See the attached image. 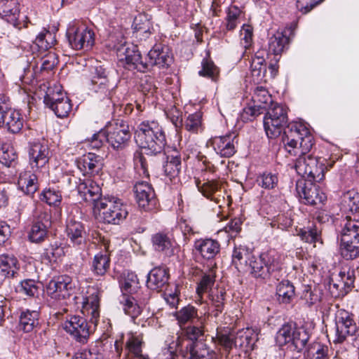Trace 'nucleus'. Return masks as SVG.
I'll use <instances>...</instances> for the list:
<instances>
[{
	"label": "nucleus",
	"instance_id": "1",
	"mask_svg": "<svg viewBox=\"0 0 359 359\" xmlns=\"http://www.w3.org/2000/svg\"><path fill=\"white\" fill-rule=\"evenodd\" d=\"M81 312L90 317L89 321L83 316H69L64 323V330L76 341L86 344L91 333V325H97L100 317L99 301L97 298H88L83 302Z\"/></svg>",
	"mask_w": 359,
	"mask_h": 359
},
{
	"label": "nucleus",
	"instance_id": "2",
	"mask_svg": "<svg viewBox=\"0 0 359 359\" xmlns=\"http://www.w3.org/2000/svg\"><path fill=\"white\" fill-rule=\"evenodd\" d=\"M282 142L291 156L309 153L314 144V138L309 129L302 123L287 124L283 130Z\"/></svg>",
	"mask_w": 359,
	"mask_h": 359
},
{
	"label": "nucleus",
	"instance_id": "3",
	"mask_svg": "<svg viewBox=\"0 0 359 359\" xmlns=\"http://www.w3.org/2000/svg\"><path fill=\"white\" fill-rule=\"evenodd\" d=\"M134 138L140 147L154 155L161 153L166 144L163 128L156 121H144L138 124Z\"/></svg>",
	"mask_w": 359,
	"mask_h": 359
},
{
	"label": "nucleus",
	"instance_id": "4",
	"mask_svg": "<svg viewBox=\"0 0 359 359\" xmlns=\"http://www.w3.org/2000/svg\"><path fill=\"white\" fill-rule=\"evenodd\" d=\"M309 332L302 327L294 323L284 324L277 332L276 341L278 346L288 344L290 350L301 353L309 339Z\"/></svg>",
	"mask_w": 359,
	"mask_h": 359
},
{
	"label": "nucleus",
	"instance_id": "5",
	"mask_svg": "<svg viewBox=\"0 0 359 359\" xmlns=\"http://www.w3.org/2000/svg\"><path fill=\"white\" fill-rule=\"evenodd\" d=\"M299 154L294 169L305 181L320 182L324 179L326 166L325 159L313 156L311 154Z\"/></svg>",
	"mask_w": 359,
	"mask_h": 359
},
{
	"label": "nucleus",
	"instance_id": "6",
	"mask_svg": "<svg viewBox=\"0 0 359 359\" xmlns=\"http://www.w3.org/2000/svg\"><path fill=\"white\" fill-rule=\"evenodd\" d=\"M97 205L98 210H104L102 218L108 224H119L128 215V206L114 196L104 197Z\"/></svg>",
	"mask_w": 359,
	"mask_h": 359
},
{
	"label": "nucleus",
	"instance_id": "7",
	"mask_svg": "<svg viewBox=\"0 0 359 359\" xmlns=\"http://www.w3.org/2000/svg\"><path fill=\"white\" fill-rule=\"evenodd\" d=\"M69 46L74 50H89L95 43L94 32L76 22L69 24L66 32Z\"/></svg>",
	"mask_w": 359,
	"mask_h": 359
},
{
	"label": "nucleus",
	"instance_id": "8",
	"mask_svg": "<svg viewBox=\"0 0 359 359\" xmlns=\"http://www.w3.org/2000/svg\"><path fill=\"white\" fill-rule=\"evenodd\" d=\"M287 123L286 109L278 104H272L264 118V126L269 138L279 136Z\"/></svg>",
	"mask_w": 359,
	"mask_h": 359
},
{
	"label": "nucleus",
	"instance_id": "9",
	"mask_svg": "<svg viewBox=\"0 0 359 359\" xmlns=\"http://www.w3.org/2000/svg\"><path fill=\"white\" fill-rule=\"evenodd\" d=\"M280 269L279 262L271 253H262L259 257L252 256L248 264L249 272L255 278L265 279L271 273Z\"/></svg>",
	"mask_w": 359,
	"mask_h": 359
},
{
	"label": "nucleus",
	"instance_id": "10",
	"mask_svg": "<svg viewBox=\"0 0 359 359\" xmlns=\"http://www.w3.org/2000/svg\"><path fill=\"white\" fill-rule=\"evenodd\" d=\"M131 133L123 120H116L107 128V141L115 150L124 149L129 144Z\"/></svg>",
	"mask_w": 359,
	"mask_h": 359
},
{
	"label": "nucleus",
	"instance_id": "11",
	"mask_svg": "<svg viewBox=\"0 0 359 359\" xmlns=\"http://www.w3.org/2000/svg\"><path fill=\"white\" fill-rule=\"evenodd\" d=\"M172 62V55L169 48L156 43L147 53L144 65H140V69L142 72H144L154 66L158 68L168 67Z\"/></svg>",
	"mask_w": 359,
	"mask_h": 359
},
{
	"label": "nucleus",
	"instance_id": "12",
	"mask_svg": "<svg viewBox=\"0 0 359 359\" xmlns=\"http://www.w3.org/2000/svg\"><path fill=\"white\" fill-rule=\"evenodd\" d=\"M74 285L72 279L67 275L53 277L46 285V292L53 299H65L72 294Z\"/></svg>",
	"mask_w": 359,
	"mask_h": 359
},
{
	"label": "nucleus",
	"instance_id": "13",
	"mask_svg": "<svg viewBox=\"0 0 359 359\" xmlns=\"http://www.w3.org/2000/svg\"><path fill=\"white\" fill-rule=\"evenodd\" d=\"M353 314L345 309H339L336 313V339L334 342L342 343L347 337L353 336L357 332L358 327L354 321Z\"/></svg>",
	"mask_w": 359,
	"mask_h": 359
},
{
	"label": "nucleus",
	"instance_id": "14",
	"mask_svg": "<svg viewBox=\"0 0 359 359\" xmlns=\"http://www.w3.org/2000/svg\"><path fill=\"white\" fill-rule=\"evenodd\" d=\"M314 181L299 180L296 189L303 203L311 205L322 204L326 199V195L313 184Z\"/></svg>",
	"mask_w": 359,
	"mask_h": 359
},
{
	"label": "nucleus",
	"instance_id": "15",
	"mask_svg": "<svg viewBox=\"0 0 359 359\" xmlns=\"http://www.w3.org/2000/svg\"><path fill=\"white\" fill-rule=\"evenodd\" d=\"M51 226L50 215L41 210H36L34 215L33 224L29 233V238L33 243L43 241Z\"/></svg>",
	"mask_w": 359,
	"mask_h": 359
},
{
	"label": "nucleus",
	"instance_id": "16",
	"mask_svg": "<svg viewBox=\"0 0 359 359\" xmlns=\"http://www.w3.org/2000/svg\"><path fill=\"white\" fill-rule=\"evenodd\" d=\"M136 202L144 211L153 210L156 205V198L151 185L147 182H137L133 188Z\"/></svg>",
	"mask_w": 359,
	"mask_h": 359
},
{
	"label": "nucleus",
	"instance_id": "17",
	"mask_svg": "<svg viewBox=\"0 0 359 359\" xmlns=\"http://www.w3.org/2000/svg\"><path fill=\"white\" fill-rule=\"evenodd\" d=\"M117 55L119 60L125 62L126 67L128 69H137L141 72L140 65H144L141 54L137 47L133 44H123L117 48Z\"/></svg>",
	"mask_w": 359,
	"mask_h": 359
},
{
	"label": "nucleus",
	"instance_id": "18",
	"mask_svg": "<svg viewBox=\"0 0 359 359\" xmlns=\"http://www.w3.org/2000/svg\"><path fill=\"white\" fill-rule=\"evenodd\" d=\"M184 333L187 339V341H184L182 345L183 349H189L195 347L198 344H205L208 334H205L204 327V320L200 319L199 323L189 325L184 330ZM179 350L181 348V344H177Z\"/></svg>",
	"mask_w": 359,
	"mask_h": 359
},
{
	"label": "nucleus",
	"instance_id": "19",
	"mask_svg": "<svg viewBox=\"0 0 359 359\" xmlns=\"http://www.w3.org/2000/svg\"><path fill=\"white\" fill-rule=\"evenodd\" d=\"M77 189L80 196L86 201L92 203L94 208L97 209V204L103 199L101 198L102 190L99 184L90 179L83 181L80 180V182L77 185Z\"/></svg>",
	"mask_w": 359,
	"mask_h": 359
},
{
	"label": "nucleus",
	"instance_id": "20",
	"mask_svg": "<svg viewBox=\"0 0 359 359\" xmlns=\"http://www.w3.org/2000/svg\"><path fill=\"white\" fill-rule=\"evenodd\" d=\"M29 164L34 169L44 168L49 161V149L46 144L39 142L31 144L29 149Z\"/></svg>",
	"mask_w": 359,
	"mask_h": 359
},
{
	"label": "nucleus",
	"instance_id": "21",
	"mask_svg": "<svg viewBox=\"0 0 359 359\" xmlns=\"http://www.w3.org/2000/svg\"><path fill=\"white\" fill-rule=\"evenodd\" d=\"M17 0H1L0 16L15 27L21 29V20H20V8Z\"/></svg>",
	"mask_w": 359,
	"mask_h": 359
},
{
	"label": "nucleus",
	"instance_id": "22",
	"mask_svg": "<svg viewBox=\"0 0 359 359\" xmlns=\"http://www.w3.org/2000/svg\"><path fill=\"white\" fill-rule=\"evenodd\" d=\"M66 231L68 239L74 247L82 249L86 246L87 233L81 222L71 219L67 224Z\"/></svg>",
	"mask_w": 359,
	"mask_h": 359
},
{
	"label": "nucleus",
	"instance_id": "23",
	"mask_svg": "<svg viewBox=\"0 0 359 359\" xmlns=\"http://www.w3.org/2000/svg\"><path fill=\"white\" fill-rule=\"evenodd\" d=\"M235 135L229 134L211 139V144L215 152L222 157L229 158L236 153Z\"/></svg>",
	"mask_w": 359,
	"mask_h": 359
},
{
	"label": "nucleus",
	"instance_id": "24",
	"mask_svg": "<svg viewBox=\"0 0 359 359\" xmlns=\"http://www.w3.org/2000/svg\"><path fill=\"white\" fill-rule=\"evenodd\" d=\"M77 165L84 175H95L102 169L103 163L100 156L88 153L79 158Z\"/></svg>",
	"mask_w": 359,
	"mask_h": 359
},
{
	"label": "nucleus",
	"instance_id": "25",
	"mask_svg": "<svg viewBox=\"0 0 359 359\" xmlns=\"http://www.w3.org/2000/svg\"><path fill=\"white\" fill-rule=\"evenodd\" d=\"M180 352L184 359H218L217 353L206 343H200L189 349H183L181 345Z\"/></svg>",
	"mask_w": 359,
	"mask_h": 359
},
{
	"label": "nucleus",
	"instance_id": "26",
	"mask_svg": "<svg viewBox=\"0 0 359 359\" xmlns=\"http://www.w3.org/2000/svg\"><path fill=\"white\" fill-rule=\"evenodd\" d=\"M290 39L286 32L277 31L269 39V55H273V60L279 61L280 55L287 48Z\"/></svg>",
	"mask_w": 359,
	"mask_h": 359
},
{
	"label": "nucleus",
	"instance_id": "27",
	"mask_svg": "<svg viewBox=\"0 0 359 359\" xmlns=\"http://www.w3.org/2000/svg\"><path fill=\"white\" fill-rule=\"evenodd\" d=\"M20 264L13 255H0V275L6 278H13L18 276Z\"/></svg>",
	"mask_w": 359,
	"mask_h": 359
},
{
	"label": "nucleus",
	"instance_id": "28",
	"mask_svg": "<svg viewBox=\"0 0 359 359\" xmlns=\"http://www.w3.org/2000/svg\"><path fill=\"white\" fill-rule=\"evenodd\" d=\"M169 273L165 267L157 266L152 269L147 276L148 288L157 290L164 287L168 282Z\"/></svg>",
	"mask_w": 359,
	"mask_h": 359
},
{
	"label": "nucleus",
	"instance_id": "29",
	"mask_svg": "<svg viewBox=\"0 0 359 359\" xmlns=\"http://www.w3.org/2000/svg\"><path fill=\"white\" fill-rule=\"evenodd\" d=\"M194 249L206 259H213L220 250V245L216 240L211 238L199 239L194 243Z\"/></svg>",
	"mask_w": 359,
	"mask_h": 359
},
{
	"label": "nucleus",
	"instance_id": "30",
	"mask_svg": "<svg viewBox=\"0 0 359 359\" xmlns=\"http://www.w3.org/2000/svg\"><path fill=\"white\" fill-rule=\"evenodd\" d=\"M252 252L245 245H235L232 252V264L240 272H245L251 257Z\"/></svg>",
	"mask_w": 359,
	"mask_h": 359
},
{
	"label": "nucleus",
	"instance_id": "31",
	"mask_svg": "<svg viewBox=\"0 0 359 359\" xmlns=\"http://www.w3.org/2000/svg\"><path fill=\"white\" fill-rule=\"evenodd\" d=\"M18 189L25 194L33 196L38 189V177L31 171L22 172L18 180Z\"/></svg>",
	"mask_w": 359,
	"mask_h": 359
},
{
	"label": "nucleus",
	"instance_id": "32",
	"mask_svg": "<svg viewBox=\"0 0 359 359\" xmlns=\"http://www.w3.org/2000/svg\"><path fill=\"white\" fill-rule=\"evenodd\" d=\"M39 312L35 310L22 311L19 316L18 328L24 332H30L39 324Z\"/></svg>",
	"mask_w": 359,
	"mask_h": 359
},
{
	"label": "nucleus",
	"instance_id": "33",
	"mask_svg": "<svg viewBox=\"0 0 359 359\" xmlns=\"http://www.w3.org/2000/svg\"><path fill=\"white\" fill-rule=\"evenodd\" d=\"M342 229L340 233V241L359 242V221L351 219L348 216L344 221Z\"/></svg>",
	"mask_w": 359,
	"mask_h": 359
},
{
	"label": "nucleus",
	"instance_id": "34",
	"mask_svg": "<svg viewBox=\"0 0 359 359\" xmlns=\"http://www.w3.org/2000/svg\"><path fill=\"white\" fill-rule=\"evenodd\" d=\"M23 123L24 120L21 114L18 111L12 109L9 104V108L5 114L4 126L11 133H18L23 127Z\"/></svg>",
	"mask_w": 359,
	"mask_h": 359
},
{
	"label": "nucleus",
	"instance_id": "35",
	"mask_svg": "<svg viewBox=\"0 0 359 359\" xmlns=\"http://www.w3.org/2000/svg\"><path fill=\"white\" fill-rule=\"evenodd\" d=\"M340 208L344 212L359 211V193L353 189L344 193L341 196Z\"/></svg>",
	"mask_w": 359,
	"mask_h": 359
},
{
	"label": "nucleus",
	"instance_id": "36",
	"mask_svg": "<svg viewBox=\"0 0 359 359\" xmlns=\"http://www.w3.org/2000/svg\"><path fill=\"white\" fill-rule=\"evenodd\" d=\"M151 241L155 250L161 252L168 257L174 254L172 243L166 233L158 232L154 234Z\"/></svg>",
	"mask_w": 359,
	"mask_h": 359
},
{
	"label": "nucleus",
	"instance_id": "37",
	"mask_svg": "<svg viewBox=\"0 0 359 359\" xmlns=\"http://www.w3.org/2000/svg\"><path fill=\"white\" fill-rule=\"evenodd\" d=\"M245 339L246 341V344H244V341H242L239 346H245L248 347L250 344V337L248 335H240L239 337H235L233 334H226V333H217V339L219 345H221L226 351L229 352L233 346H236L238 343V339Z\"/></svg>",
	"mask_w": 359,
	"mask_h": 359
},
{
	"label": "nucleus",
	"instance_id": "38",
	"mask_svg": "<svg viewBox=\"0 0 359 359\" xmlns=\"http://www.w3.org/2000/svg\"><path fill=\"white\" fill-rule=\"evenodd\" d=\"M196 185L198 190L208 199L219 203L220 199L215 196V194L219 189V184L216 180H208L206 182L202 183L198 179L196 180Z\"/></svg>",
	"mask_w": 359,
	"mask_h": 359
},
{
	"label": "nucleus",
	"instance_id": "39",
	"mask_svg": "<svg viewBox=\"0 0 359 359\" xmlns=\"http://www.w3.org/2000/svg\"><path fill=\"white\" fill-rule=\"evenodd\" d=\"M119 303L125 313L130 316L133 319L139 316L142 312L137 300L132 294H122L119 298Z\"/></svg>",
	"mask_w": 359,
	"mask_h": 359
},
{
	"label": "nucleus",
	"instance_id": "40",
	"mask_svg": "<svg viewBox=\"0 0 359 359\" xmlns=\"http://www.w3.org/2000/svg\"><path fill=\"white\" fill-rule=\"evenodd\" d=\"M110 266V258L106 252L96 254L91 264V271L94 275L104 276Z\"/></svg>",
	"mask_w": 359,
	"mask_h": 359
},
{
	"label": "nucleus",
	"instance_id": "41",
	"mask_svg": "<svg viewBox=\"0 0 359 359\" xmlns=\"http://www.w3.org/2000/svg\"><path fill=\"white\" fill-rule=\"evenodd\" d=\"M163 165V170L170 180L177 177L182 168L181 156L175 151V154L168 155Z\"/></svg>",
	"mask_w": 359,
	"mask_h": 359
},
{
	"label": "nucleus",
	"instance_id": "42",
	"mask_svg": "<svg viewBox=\"0 0 359 359\" xmlns=\"http://www.w3.org/2000/svg\"><path fill=\"white\" fill-rule=\"evenodd\" d=\"M119 283L122 294H135L140 288L138 278L137 275L133 272L124 273L123 278Z\"/></svg>",
	"mask_w": 359,
	"mask_h": 359
},
{
	"label": "nucleus",
	"instance_id": "43",
	"mask_svg": "<svg viewBox=\"0 0 359 359\" xmlns=\"http://www.w3.org/2000/svg\"><path fill=\"white\" fill-rule=\"evenodd\" d=\"M276 294L280 302L289 304L294 297V287L288 280H283L277 285Z\"/></svg>",
	"mask_w": 359,
	"mask_h": 359
},
{
	"label": "nucleus",
	"instance_id": "44",
	"mask_svg": "<svg viewBox=\"0 0 359 359\" xmlns=\"http://www.w3.org/2000/svg\"><path fill=\"white\" fill-rule=\"evenodd\" d=\"M359 274V264L344 266L339 273V278H341L349 292L354 287L356 276Z\"/></svg>",
	"mask_w": 359,
	"mask_h": 359
},
{
	"label": "nucleus",
	"instance_id": "45",
	"mask_svg": "<svg viewBox=\"0 0 359 359\" xmlns=\"http://www.w3.org/2000/svg\"><path fill=\"white\" fill-rule=\"evenodd\" d=\"M201 69L198 72L201 76L206 77L213 81H217L219 77V69L208 57L203 58L201 62Z\"/></svg>",
	"mask_w": 359,
	"mask_h": 359
},
{
	"label": "nucleus",
	"instance_id": "46",
	"mask_svg": "<svg viewBox=\"0 0 359 359\" xmlns=\"http://www.w3.org/2000/svg\"><path fill=\"white\" fill-rule=\"evenodd\" d=\"M329 347L320 342H313L306 350L307 356L311 359H330Z\"/></svg>",
	"mask_w": 359,
	"mask_h": 359
},
{
	"label": "nucleus",
	"instance_id": "47",
	"mask_svg": "<svg viewBox=\"0 0 359 359\" xmlns=\"http://www.w3.org/2000/svg\"><path fill=\"white\" fill-rule=\"evenodd\" d=\"M175 317L180 325L182 326L189 322H193L196 318H198V309L189 304L177 311Z\"/></svg>",
	"mask_w": 359,
	"mask_h": 359
},
{
	"label": "nucleus",
	"instance_id": "48",
	"mask_svg": "<svg viewBox=\"0 0 359 359\" xmlns=\"http://www.w3.org/2000/svg\"><path fill=\"white\" fill-rule=\"evenodd\" d=\"M215 282V274L212 269L203 273L197 283L196 293L201 298L203 294L212 289Z\"/></svg>",
	"mask_w": 359,
	"mask_h": 359
},
{
	"label": "nucleus",
	"instance_id": "49",
	"mask_svg": "<svg viewBox=\"0 0 359 359\" xmlns=\"http://www.w3.org/2000/svg\"><path fill=\"white\" fill-rule=\"evenodd\" d=\"M340 254L346 260H353L359 257V242L340 241Z\"/></svg>",
	"mask_w": 359,
	"mask_h": 359
},
{
	"label": "nucleus",
	"instance_id": "50",
	"mask_svg": "<svg viewBox=\"0 0 359 359\" xmlns=\"http://www.w3.org/2000/svg\"><path fill=\"white\" fill-rule=\"evenodd\" d=\"M251 71L254 76L262 79L266 77V65L265 60L259 52H257L251 62Z\"/></svg>",
	"mask_w": 359,
	"mask_h": 359
},
{
	"label": "nucleus",
	"instance_id": "51",
	"mask_svg": "<svg viewBox=\"0 0 359 359\" xmlns=\"http://www.w3.org/2000/svg\"><path fill=\"white\" fill-rule=\"evenodd\" d=\"M321 297L322 292L318 287L306 285L304 286L302 291L301 299L305 302L308 306H311L319 302L321 300Z\"/></svg>",
	"mask_w": 359,
	"mask_h": 359
},
{
	"label": "nucleus",
	"instance_id": "52",
	"mask_svg": "<svg viewBox=\"0 0 359 359\" xmlns=\"http://www.w3.org/2000/svg\"><path fill=\"white\" fill-rule=\"evenodd\" d=\"M225 296L224 288H217L209 294L211 305L215 308V316H217L224 310Z\"/></svg>",
	"mask_w": 359,
	"mask_h": 359
},
{
	"label": "nucleus",
	"instance_id": "53",
	"mask_svg": "<svg viewBox=\"0 0 359 359\" xmlns=\"http://www.w3.org/2000/svg\"><path fill=\"white\" fill-rule=\"evenodd\" d=\"M135 31L140 34V35L145 34L147 36L151 33L152 25L151 21L148 19L145 14H139L137 15L133 24Z\"/></svg>",
	"mask_w": 359,
	"mask_h": 359
},
{
	"label": "nucleus",
	"instance_id": "54",
	"mask_svg": "<svg viewBox=\"0 0 359 359\" xmlns=\"http://www.w3.org/2000/svg\"><path fill=\"white\" fill-rule=\"evenodd\" d=\"M297 235L306 243H315L320 240V230L314 225L301 229Z\"/></svg>",
	"mask_w": 359,
	"mask_h": 359
},
{
	"label": "nucleus",
	"instance_id": "55",
	"mask_svg": "<svg viewBox=\"0 0 359 359\" xmlns=\"http://www.w3.org/2000/svg\"><path fill=\"white\" fill-rule=\"evenodd\" d=\"M112 87L109 85L92 87V90L95 93V97L102 102L106 107H109L111 104V97L112 94Z\"/></svg>",
	"mask_w": 359,
	"mask_h": 359
},
{
	"label": "nucleus",
	"instance_id": "56",
	"mask_svg": "<svg viewBox=\"0 0 359 359\" xmlns=\"http://www.w3.org/2000/svg\"><path fill=\"white\" fill-rule=\"evenodd\" d=\"M241 11L236 6L230 7L227 11L226 17V29L227 31L233 30L241 22L240 18Z\"/></svg>",
	"mask_w": 359,
	"mask_h": 359
},
{
	"label": "nucleus",
	"instance_id": "57",
	"mask_svg": "<svg viewBox=\"0 0 359 359\" xmlns=\"http://www.w3.org/2000/svg\"><path fill=\"white\" fill-rule=\"evenodd\" d=\"M329 287L332 296L335 297H344L348 292L344 282L339 278V275L335 278H330Z\"/></svg>",
	"mask_w": 359,
	"mask_h": 359
},
{
	"label": "nucleus",
	"instance_id": "58",
	"mask_svg": "<svg viewBox=\"0 0 359 359\" xmlns=\"http://www.w3.org/2000/svg\"><path fill=\"white\" fill-rule=\"evenodd\" d=\"M142 339L137 336H131L126 343V348L128 351V358L133 357V355L142 353Z\"/></svg>",
	"mask_w": 359,
	"mask_h": 359
},
{
	"label": "nucleus",
	"instance_id": "59",
	"mask_svg": "<svg viewBox=\"0 0 359 359\" xmlns=\"http://www.w3.org/2000/svg\"><path fill=\"white\" fill-rule=\"evenodd\" d=\"M252 101L255 104L266 106V108L268 104L272 102V99L264 87L257 86L254 90Z\"/></svg>",
	"mask_w": 359,
	"mask_h": 359
},
{
	"label": "nucleus",
	"instance_id": "60",
	"mask_svg": "<svg viewBox=\"0 0 359 359\" xmlns=\"http://www.w3.org/2000/svg\"><path fill=\"white\" fill-rule=\"evenodd\" d=\"M40 198L49 205L58 206L61 203L62 195L59 191L48 189L41 193Z\"/></svg>",
	"mask_w": 359,
	"mask_h": 359
},
{
	"label": "nucleus",
	"instance_id": "61",
	"mask_svg": "<svg viewBox=\"0 0 359 359\" xmlns=\"http://www.w3.org/2000/svg\"><path fill=\"white\" fill-rule=\"evenodd\" d=\"M67 97L59 88H56L55 90L48 88L44 96V103L49 108H51L53 104L56 102H59L62 100V98Z\"/></svg>",
	"mask_w": 359,
	"mask_h": 359
},
{
	"label": "nucleus",
	"instance_id": "62",
	"mask_svg": "<svg viewBox=\"0 0 359 359\" xmlns=\"http://www.w3.org/2000/svg\"><path fill=\"white\" fill-rule=\"evenodd\" d=\"M50 109L55 112L57 117H66L72 109L70 100L68 97L62 98L60 102H56Z\"/></svg>",
	"mask_w": 359,
	"mask_h": 359
},
{
	"label": "nucleus",
	"instance_id": "63",
	"mask_svg": "<svg viewBox=\"0 0 359 359\" xmlns=\"http://www.w3.org/2000/svg\"><path fill=\"white\" fill-rule=\"evenodd\" d=\"M257 182L264 189H273L278 183V177L271 172H264L257 177Z\"/></svg>",
	"mask_w": 359,
	"mask_h": 359
},
{
	"label": "nucleus",
	"instance_id": "64",
	"mask_svg": "<svg viewBox=\"0 0 359 359\" xmlns=\"http://www.w3.org/2000/svg\"><path fill=\"white\" fill-rule=\"evenodd\" d=\"M241 44L245 49H248L253 41V28L251 25L244 24L240 32Z\"/></svg>",
	"mask_w": 359,
	"mask_h": 359
}]
</instances>
